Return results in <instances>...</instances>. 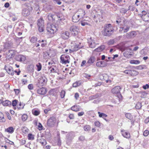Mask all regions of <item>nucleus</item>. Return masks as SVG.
I'll return each instance as SVG.
<instances>
[{
    "label": "nucleus",
    "mask_w": 149,
    "mask_h": 149,
    "mask_svg": "<svg viewBox=\"0 0 149 149\" xmlns=\"http://www.w3.org/2000/svg\"><path fill=\"white\" fill-rule=\"evenodd\" d=\"M114 31V29L111 24H106L104 26L103 34L105 36H109L112 34Z\"/></svg>",
    "instance_id": "f257e3e1"
},
{
    "label": "nucleus",
    "mask_w": 149,
    "mask_h": 149,
    "mask_svg": "<svg viewBox=\"0 0 149 149\" xmlns=\"http://www.w3.org/2000/svg\"><path fill=\"white\" fill-rule=\"evenodd\" d=\"M47 30L48 34H53L57 30V27L54 24L48 23L47 24Z\"/></svg>",
    "instance_id": "f03ea898"
},
{
    "label": "nucleus",
    "mask_w": 149,
    "mask_h": 149,
    "mask_svg": "<svg viewBox=\"0 0 149 149\" xmlns=\"http://www.w3.org/2000/svg\"><path fill=\"white\" fill-rule=\"evenodd\" d=\"M47 79L45 76H41L38 79V81L36 84V86L39 87L42 86L47 84Z\"/></svg>",
    "instance_id": "7ed1b4c3"
},
{
    "label": "nucleus",
    "mask_w": 149,
    "mask_h": 149,
    "mask_svg": "<svg viewBox=\"0 0 149 149\" xmlns=\"http://www.w3.org/2000/svg\"><path fill=\"white\" fill-rule=\"evenodd\" d=\"M39 31L40 32H42L44 30V20L42 17H40L38 19L37 22Z\"/></svg>",
    "instance_id": "20e7f679"
},
{
    "label": "nucleus",
    "mask_w": 149,
    "mask_h": 149,
    "mask_svg": "<svg viewBox=\"0 0 149 149\" xmlns=\"http://www.w3.org/2000/svg\"><path fill=\"white\" fill-rule=\"evenodd\" d=\"M60 62L63 64L69 63L70 59L69 56L67 54H63L61 56Z\"/></svg>",
    "instance_id": "39448f33"
},
{
    "label": "nucleus",
    "mask_w": 149,
    "mask_h": 149,
    "mask_svg": "<svg viewBox=\"0 0 149 149\" xmlns=\"http://www.w3.org/2000/svg\"><path fill=\"white\" fill-rule=\"evenodd\" d=\"M130 26L125 24L121 25L119 28L118 31L120 33H126L129 30Z\"/></svg>",
    "instance_id": "423d86ee"
},
{
    "label": "nucleus",
    "mask_w": 149,
    "mask_h": 149,
    "mask_svg": "<svg viewBox=\"0 0 149 149\" xmlns=\"http://www.w3.org/2000/svg\"><path fill=\"white\" fill-rule=\"evenodd\" d=\"M121 88L120 86H116L113 88L111 90V93L113 94H117L118 97L120 98L122 96L120 93Z\"/></svg>",
    "instance_id": "0eeeda50"
},
{
    "label": "nucleus",
    "mask_w": 149,
    "mask_h": 149,
    "mask_svg": "<svg viewBox=\"0 0 149 149\" xmlns=\"http://www.w3.org/2000/svg\"><path fill=\"white\" fill-rule=\"evenodd\" d=\"M89 46L91 48H94L98 43L96 42V39L94 38H90L88 40Z\"/></svg>",
    "instance_id": "6e6552de"
},
{
    "label": "nucleus",
    "mask_w": 149,
    "mask_h": 149,
    "mask_svg": "<svg viewBox=\"0 0 149 149\" xmlns=\"http://www.w3.org/2000/svg\"><path fill=\"white\" fill-rule=\"evenodd\" d=\"M56 122V118L54 117L49 118L47 121V125L50 127H53L55 125Z\"/></svg>",
    "instance_id": "1a4fd4ad"
},
{
    "label": "nucleus",
    "mask_w": 149,
    "mask_h": 149,
    "mask_svg": "<svg viewBox=\"0 0 149 149\" xmlns=\"http://www.w3.org/2000/svg\"><path fill=\"white\" fill-rule=\"evenodd\" d=\"M15 54V51L14 50H9L8 52H6L5 55L6 59L9 60L13 57Z\"/></svg>",
    "instance_id": "9d476101"
},
{
    "label": "nucleus",
    "mask_w": 149,
    "mask_h": 149,
    "mask_svg": "<svg viewBox=\"0 0 149 149\" xmlns=\"http://www.w3.org/2000/svg\"><path fill=\"white\" fill-rule=\"evenodd\" d=\"M100 78L101 80L106 81V83H111V81L109 79V77L107 74H101L100 75Z\"/></svg>",
    "instance_id": "9b49d317"
},
{
    "label": "nucleus",
    "mask_w": 149,
    "mask_h": 149,
    "mask_svg": "<svg viewBox=\"0 0 149 149\" xmlns=\"http://www.w3.org/2000/svg\"><path fill=\"white\" fill-rule=\"evenodd\" d=\"M75 136V133L74 132H71L69 133L66 136L67 140L66 142L67 143H69V142L72 140Z\"/></svg>",
    "instance_id": "f8f14e48"
},
{
    "label": "nucleus",
    "mask_w": 149,
    "mask_h": 149,
    "mask_svg": "<svg viewBox=\"0 0 149 149\" xmlns=\"http://www.w3.org/2000/svg\"><path fill=\"white\" fill-rule=\"evenodd\" d=\"M79 30L78 27L75 26H72L70 28V31L72 34L74 35H76L78 34Z\"/></svg>",
    "instance_id": "ddd939ff"
},
{
    "label": "nucleus",
    "mask_w": 149,
    "mask_h": 149,
    "mask_svg": "<svg viewBox=\"0 0 149 149\" xmlns=\"http://www.w3.org/2000/svg\"><path fill=\"white\" fill-rule=\"evenodd\" d=\"M25 56L23 55H19L16 56L15 59L17 61L21 62H23L26 59Z\"/></svg>",
    "instance_id": "4468645a"
},
{
    "label": "nucleus",
    "mask_w": 149,
    "mask_h": 149,
    "mask_svg": "<svg viewBox=\"0 0 149 149\" xmlns=\"http://www.w3.org/2000/svg\"><path fill=\"white\" fill-rule=\"evenodd\" d=\"M57 16L56 14L52 13L48 14L47 15V18L48 20L50 21H53L55 20Z\"/></svg>",
    "instance_id": "2eb2a0df"
},
{
    "label": "nucleus",
    "mask_w": 149,
    "mask_h": 149,
    "mask_svg": "<svg viewBox=\"0 0 149 149\" xmlns=\"http://www.w3.org/2000/svg\"><path fill=\"white\" fill-rule=\"evenodd\" d=\"M37 92L39 94L44 95L47 92V90L45 88L42 87L38 89Z\"/></svg>",
    "instance_id": "dca6fc26"
},
{
    "label": "nucleus",
    "mask_w": 149,
    "mask_h": 149,
    "mask_svg": "<svg viewBox=\"0 0 149 149\" xmlns=\"http://www.w3.org/2000/svg\"><path fill=\"white\" fill-rule=\"evenodd\" d=\"M95 61V59L94 56H91L88 60L86 63L87 66H89L92 64Z\"/></svg>",
    "instance_id": "f3484780"
},
{
    "label": "nucleus",
    "mask_w": 149,
    "mask_h": 149,
    "mask_svg": "<svg viewBox=\"0 0 149 149\" xmlns=\"http://www.w3.org/2000/svg\"><path fill=\"white\" fill-rule=\"evenodd\" d=\"M121 132L122 136L124 137L127 139H129L130 138V136L129 132L124 130H121Z\"/></svg>",
    "instance_id": "a211bd4d"
},
{
    "label": "nucleus",
    "mask_w": 149,
    "mask_h": 149,
    "mask_svg": "<svg viewBox=\"0 0 149 149\" xmlns=\"http://www.w3.org/2000/svg\"><path fill=\"white\" fill-rule=\"evenodd\" d=\"M69 35L70 33L68 31H63L62 32L61 37L63 39H67L68 38Z\"/></svg>",
    "instance_id": "6ab92c4d"
},
{
    "label": "nucleus",
    "mask_w": 149,
    "mask_h": 149,
    "mask_svg": "<svg viewBox=\"0 0 149 149\" xmlns=\"http://www.w3.org/2000/svg\"><path fill=\"white\" fill-rule=\"evenodd\" d=\"M105 48V46L104 45H102L100 47H98L97 48L95 49L93 51V53L94 54H96L95 53L97 52H100L102 51Z\"/></svg>",
    "instance_id": "aec40b11"
},
{
    "label": "nucleus",
    "mask_w": 149,
    "mask_h": 149,
    "mask_svg": "<svg viewBox=\"0 0 149 149\" xmlns=\"http://www.w3.org/2000/svg\"><path fill=\"white\" fill-rule=\"evenodd\" d=\"M77 14V15L80 18H83L85 15V11L82 9L79 10L78 11V13H76Z\"/></svg>",
    "instance_id": "412c9836"
},
{
    "label": "nucleus",
    "mask_w": 149,
    "mask_h": 149,
    "mask_svg": "<svg viewBox=\"0 0 149 149\" xmlns=\"http://www.w3.org/2000/svg\"><path fill=\"white\" fill-rule=\"evenodd\" d=\"M80 18L76 13L74 14L72 17V21L74 22H77L80 20Z\"/></svg>",
    "instance_id": "4be33fe9"
},
{
    "label": "nucleus",
    "mask_w": 149,
    "mask_h": 149,
    "mask_svg": "<svg viewBox=\"0 0 149 149\" xmlns=\"http://www.w3.org/2000/svg\"><path fill=\"white\" fill-rule=\"evenodd\" d=\"M127 38H131L134 37L136 35V32L135 31H132L127 33Z\"/></svg>",
    "instance_id": "5701e85b"
},
{
    "label": "nucleus",
    "mask_w": 149,
    "mask_h": 149,
    "mask_svg": "<svg viewBox=\"0 0 149 149\" xmlns=\"http://www.w3.org/2000/svg\"><path fill=\"white\" fill-rule=\"evenodd\" d=\"M96 65L97 67H103L106 65V64L104 61H99L97 62Z\"/></svg>",
    "instance_id": "b1692460"
},
{
    "label": "nucleus",
    "mask_w": 149,
    "mask_h": 149,
    "mask_svg": "<svg viewBox=\"0 0 149 149\" xmlns=\"http://www.w3.org/2000/svg\"><path fill=\"white\" fill-rule=\"evenodd\" d=\"M22 14L24 16H28L30 14L29 11L27 9L24 8L22 10Z\"/></svg>",
    "instance_id": "393cba45"
},
{
    "label": "nucleus",
    "mask_w": 149,
    "mask_h": 149,
    "mask_svg": "<svg viewBox=\"0 0 149 149\" xmlns=\"http://www.w3.org/2000/svg\"><path fill=\"white\" fill-rule=\"evenodd\" d=\"M71 109L72 110L75 111H78L80 110L79 106L77 105H74Z\"/></svg>",
    "instance_id": "a878e982"
},
{
    "label": "nucleus",
    "mask_w": 149,
    "mask_h": 149,
    "mask_svg": "<svg viewBox=\"0 0 149 149\" xmlns=\"http://www.w3.org/2000/svg\"><path fill=\"white\" fill-rule=\"evenodd\" d=\"M38 141L43 146L47 144V142L46 140L43 138H41L38 139Z\"/></svg>",
    "instance_id": "bb28decb"
},
{
    "label": "nucleus",
    "mask_w": 149,
    "mask_h": 149,
    "mask_svg": "<svg viewBox=\"0 0 149 149\" xmlns=\"http://www.w3.org/2000/svg\"><path fill=\"white\" fill-rule=\"evenodd\" d=\"M148 51V48H145L141 51L140 53L142 55H145L147 54Z\"/></svg>",
    "instance_id": "cd10ccee"
},
{
    "label": "nucleus",
    "mask_w": 149,
    "mask_h": 149,
    "mask_svg": "<svg viewBox=\"0 0 149 149\" xmlns=\"http://www.w3.org/2000/svg\"><path fill=\"white\" fill-rule=\"evenodd\" d=\"M3 105L4 106H8L11 105V102L10 101L8 100H6L3 101H2V103Z\"/></svg>",
    "instance_id": "c85d7f7f"
},
{
    "label": "nucleus",
    "mask_w": 149,
    "mask_h": 149,
    "mask_svg": "<svg viewBox=\"0 0 149 149\" xmlns=\"http://www.w3.org/2000/svg\"><path fill=\"white\" fill-rule=\"evenodd\" d=\"M131 72L130 75L131 76H135L139 74V72L137 71L134 70H131Z\"/></svg>",
    "instance_id": "c756f323"
},
{
    "label": "nucleus",
    "mask_w": 149,
    "mask_h": 149,
    "mask_svg": "<svg viewBox=\"0 0 149 149\" xmlns=\"http://www.w3.org/2000/svg\"><path fill=\"white\" fill-rule=\"evenodd\" d=\"M0 121L1 122H5V119L4 118V116L3 113L0 111Z\"/></svg>",
    "instance_id": "7c9ffc66"
},
{
    "label": "nucleus",
    "mask_w": 149,
    "mask_h": 149,
    "mask_svg": "<svg viewBox=\"0 0 149 149\" xmlns=\"http://www.w3.org/2000/svg\"><path fill=\"white\" fill-rule=\"evenodd\" d=\"M130 63L132 64H138L140 63V62L139 60H132L130 61Z\"/></svg>",
    "instance_id": "2f4dec72"
},
{
    "label": "nucleus",
    "mask_w": 149,
    "mask_h": 149,
    "mask_svg": "<svg viewBox=\"0 0 149 149\" xmlns=\"http://www.w3.org/2000/svg\"><path fill=\"white\" fill-rule=\"evenodd\" d=\"M98 113L99 114V117L100 118H104L107 116V115L106 114L102 113H101L100 112H98Z\"/></svg>",
    "instance_id": "473e14b6"
},
{
    "label": "nucleus",
    "mask_w": 149,
    "mask_h": 149,
    "mask_svg": "<svg viewBox=\"0 0 149 149\" xmlns=\"http://www.w3.org/2000/svg\"><path fill=\"white\" fill-rule=\"evenodd\" d=\"M22 131L24 134H26L28 133L29 130L26 127H23L22 128Z\"/></svg>",
    "instance_id": "72a5a7b5"
},
{
    "label": "nucleus",
    "mask_w": 149,
    "mask_h": 149,
    "mask_svg": "<svg viewBox=\"0 0 149 149\" xmlns=\"http://www.w3.org/2000/svg\"><path fill=\"white\" fill-rule=\"evenodd\" d=\"M29 38L30 40V41L32 43H34L37 40V38L35 36H33L31 38L29 37Z\"/></svg>",
    "instance_id": "f704fd0d"
},
{
    "label": "nucleus",
    "mask_w": 149,
    "mask_h": 149,
    "mask_svg": "<svg viewBox=\"0 0 149 149\" xmlns=\"http://www.w3.org/2000/svg\"><path fill=\"white\" fill-rule=\"evenodd\" d=\"M128 10V9L123 8L120 9V13L122 14L123 15L125 14Z\"/></svg>",
    "instance_id": "c9c22d12"
},
{
    "label": "nucleus",
    "mask_w": 149,
    "mask_h": 149,
    "mask_svg": "<svg viewBox=\"0 0 149 149\" xmlns=\"http://www.w3.org/2000/svg\"><path fill=\"white\" fill-rule=\"evenodd\" d=\"M49 93L50 95L54 96L56 94V92L55 89H53L49 91Z\"/></svg>",
    "instance_id": "e433bc0d"
},
{
    "label": "nucleus",
    "mask_w": 149,
    "mask_h": 149,
    "mask_svg": "<svg viewBox=\"0 0 149 149\" xmlns=\"http://www.w3.org/2000/svg\"><path fill=\"white\" fill-rule=\"evenodd\" d=\"M81 84V83L79 81H77L73 84V86L74 87H77L79 86Z\"/></svg>",
    "instance_id": "4c0bfd02"
},
{
    "label": "nucleus",
    "mask_w": 149,
    "mask_h": 149,
    "mask_svg": "<svg viewBox=\"0 0 149 149\" xmlns=\"http://www.w3.org/2000/svg\"><path fill=\"white\" fill-rule=\"evenodd\" d=\"M6 131L10 133H12L14 132L13 128L12 127H10L6 130Z\"/></svg>",
    "instance_id": "58836bf2"
},
{
    "label": "nucleus",
    "mask_w": 149,
    "mask_h": 149,
    "mask_svg": "<svg viewBox=\"0 0 149 149\" xmlns=\"http://www.w3.org/2000/svg\"><path fill=\"white\" fill-rule=\"evenodd\" d=\"M40 111L37 110H33L32 111V113L35 116H38L40 114Z\"/></svg>",
    "instance_id": "ea45409f"
},
{
    "label": "nucleus",
    "mask_w": 149,
    "mask_h": 149,
    "mask_svg": "<svg viewBox=\"0 0 149 149\" xmlns=\"http://www.w3.org/2000/svg\"><path fill=\"white\" fill-rule=\"evenodd\" d=\"M142 107L141 103L140 102H138L136 105L135 108L136 109H140Z\"/></svg>",
    "instance_id": "a19ab883"
},
{
    "label": "nucleus",
    "mask_w": 149,
    "mask_h": 149,
    "mask_svg": "<svg viewBox=\"0 0 149 149\" xmlns=\"http://www.w3.org/2000/svg\"><path fill=\"white\" fill-rule=\"evenodd\" d=\"M36 66L37 67V71H40L42 68V65L40 63H38L36 65Z\"/></svg>",
    "instance_id": "79ce46f5"
},
{
    "label": "nucleus",
    "mask_w": 149,
    "mask_h": 149,
    "mask_svg": "<svg viewBox=\"0 0 149 149\" xmlns=\"http://www.w3.org/2000/svg\"><path fill=\"white\" fill-rule=\"evenodd\" d=\"M81 46H79L77 44L75 45H74V51H77L79 49L81 48Z\"/></svg>",
    "instance_id": "37998d69"
},
{
    "label": "nucleus",
    "mask_w": 149,
    "mask_h": 149,
    "mask_svg": "<svg viewBox=\"0 0 149 149\" xmlns=\"http://www.w3.org/2000/svg\"><path fill=\"white\" fill-rule=\"evenodd\" d=\"M125 117L131 120L132 118V116L130 113H127L125 114Z\"/></svg>",
    "instance_id": "c03bdc74"
},
{
    "label": "nucleus",
    "mask_w": 149,
    "mask_h": 149,
    "mask_svg": "<svg viewBox=\"0 0 149 149\" xmlns=\"http://www.w3.org/2000/svg\"><path fill=\"white\" fill-rule=\"evenodd\" d=\"M28 118L27 115L26 114H23L22 117V119L23 121H26Z\"/></svg>",
    "instance_id": "a18cd8bd"
},
{
    "label": "nucleus",
    "mask_w": 149,
    "mask_h": 149,
    "mask_svg": "<svg viewBox=\"0 0 149 149\" xmlns=\"http://www.w3.org/2000/svg\"><path fill=\"white\" fill-rule=\"evenodd\" d=\"M11 46L10 44L8 42H6L5 43L4 45V48L7 49L9 48Z\"/></svg>",
    "instance_id": "49530a36"
},
{
    "label": "nucleus",
    "mask_w": 149,
    "mask_h": 149,
    "mask_svg": "<svg viewBox=\"0 0 149 149\" xmlns=\"http://www.w3.org/2000/svg\"><path fill=\"white\" fill-rule=\"evenodd\" d=\"M91 127L89 125H86L84 126V130L86 131H88L90 130Z\"/></svg>",
    "instance_id": "de8ad7c7"
},
{
    "label": "nucleus",
    "mask_w": 149,
    "mask_h": 149,
    "mask_svg": "<svg viewBox=\"0 0 149 149\" xmlns=\"http://www.w3.org/2000/svg\"><path fill=\"white\" fill-rule=\"evenodd\" d=\"M21 81L23 85H25L27 83L28 79H22Z\"/></svg>",
    "instance_id": "09e8293b"
},
{
    "label": "nucleus",
    "mask_w": 149,
    "mask_h": 149,
    "mask_svg": "<svg viewBox=\"0 0 149 149\" xmlns=\"http://www.w3.org/2000/svg\"><path fill=\"white\" fill-rule=\"evenodd\" d=\"M86 61L85 60L83 61L81 64V67H84V66H85L86 67H87L88 66H87L86 65Z\"/></svg>",
    "instance_id": "8fccbe9b"
},
{
    "label": "nucleus",
    "mask_w": 149,
    "mask_h": 149,
    "mask_svg": "<svg viewBox=\"0 0 149 149\" xmlns=\"http://www.w3.org/2000/svg\"><path fill=\"white\" fill-rule=\"evenodd\" d=\"M34 66L33 64H31L29 65V70L31 72H33Z\"/></svg>",
    "instance_id": "3c124183"
},
{
    "label": "nucleus",
    "mask_w": 149,
    "mask_h": 149,
    "mask_svg": "<svg viewBox=\"0 0 149 149\" xmlns=\"http://www.w3.org/2000/svg\"><path fill=\"white\" fill-rule=\"evenodd\" d=\"M24 104H22L21 102H20L17 108L19 109H22L24 108Z\"/></svg>",
    "instance_id": "603ef678"
},
{
    "label": "nucleus",
    "mask_w": 149,
    "mask_h": 149,
    "mask_svg": "<svg viewBox=\"0 0 149 149\" xmlns=\"http://www.w3.org/2000/svg\"><path fill=\"white\" fill-rule=\"evenodd\" d=\"M65 91L64 90H62L61 93V98H63L65 96Z\"/></svg>",
    "instance_id": "864d4df0"
},
{
    "label": "nucleus",
    "mask_w": 149,
    "mask_h": 149,
    "mask_svg": "<svg viewBox=\"0 0 149 149\" xmlns=\"http://www.w3.org/2000/svg\"><path fill=\"white\" fill-rule=\"evenodd\" d=\"M28 139L30 140H33L34 139L33 135L31 134H28Z\"/></svg>",
    "instance_id": "5fc2aeb1"
},
{
    "label": "nucleus",
    "mask_w": 149,
    "mask_h": 149,
    "mask_svg": "<svg viewBox=\"0 0 149 149\" xmlns=\"http://www.w3.org/2000/svg\"><path fill=\"white\" fill-rule=\"evenodd\" d=\"M95 125L97 127H100V123L99 121H96L94 123Z\"/></svg>",
    "instance_id": "6e6d98bb"
},
{
    "label": "nucleus",
    "mask_w": 149,
    "mask_h": 149,
    "mask_svg": "<svg viewBox=\"0 0 149 149\" xmlns=\"http://www.w3.org/2000/svg\"><path fill=\"white\" fill-rule=\"evenodd\" d=\"M13 69L12 67H10V68H8V72L9 74H10L11 75L13 74Z\"/></svg>",
    "instance_id": "4d7b16f0"
},
{
    "label": "nucleus",
    "mask_w": 149,
    "mask_h": 149,
    "mask_svg": "<svg viewBox=\"0 0 149 149\" xmlns=\"http://www.w3.org/2000/svg\"><path fill=\"white\" fill-rule=\"evenodd\" d=\"M43 128V127L42 126V125L40 123H39L38 125V129L39 130H42Z\"/></svg>",
    "instance_id": "13d9d810"
},
{
    "label": "nucleus",
    "mask_w": 149,
    "mask_h": 149,
    "mask_svg": "<svg viewBox=\"0 0 149 149\" xmlns=\"http://www.w3.org/2000/svg\"><path fill=\"white\" fill-rule=\"evenodd\" d=\"M17 100H14L13 101L12 103V105L13 107H15L16 106L17 102Z\"/></svg>",
    "instance_id": "bf43d9fd"
},
{
    "label": "nucleus",
    "mask_w": 149,
    "mask_h": 149,
    "mask_svg": "<svg viewBox=\"0 0 149 149\" xmlns=\"http://www.w3.org/2000/svg\"><path fill=\"white\" fill-rule=\"evenodd\" d=\"M149 133V131L148 130H146L144 132L143 134L144 136H148Z\"/></svg>",
    "instance_id": "052dcab7"
},
{
    "label": "nucleus",
    "mask_w": 149,
    "mask_h": 149,
    "mask_svg": "<svg viewBox=\"0 0 149 149\" xmlns=\"http://www.w3.org/2000/svg\"><path fill=\"white\" fill-rule=\"evenodd\" d=\"M147 95V93H145V92H143L141 93V97L144 98Z\"/></svg>",
    "instance_id": "680f3d73"
},
{
    "label": "nucleus",
    "mask_w": 149,
    "mask_h": 149,
    "mask_svg": "<svg viewBox=\"0 0 149 149\" xmlns=\"http://www.w3.org/2000/svg\"><path fill=\"white\" fill-rule=\"evenodd\" d=\"M28 88L30 90H32L33 88V85L32 84H29L28 86Z\"/></svg>",
    "instance_id": "e2e57ef3"
},
{
    "label": "nucleus",
    "mask_w": 149,
    "mask_h": 149,
    "mask_svg": "<svg viewBox=\"0 0 149 149\" xmlns=\"http://www.w3.org/2000/svg\"><path fill=\"white\" fill-rule=\"evenodd\" d=\"M79 140L80 141H83L85 140L84 137L83 136H81L79 137Z\"/></svg>",
    "instance_id": "0e129e2a"
},
{
    "label": "nucleus",
    "mask_w": 149,
    "mask_h": 149,
    "mask_svg": "<svg viewBox=\"0 0 149 149\" xmlns=\"http://www.w3.org/2000/svg\"><path fill=\"white\" fill-rule=\"evenodd\" d=\"M135 8L133 6H129V7L128 10H131L132 11H134V10Z\"/></svg>",
    "instance_id": "69168bd1"
},
{
    "label": "nucleus",
    "mask_w": 149,
    "mask_h": 149,
    "mask_svg": "<svg viewBox=\"0 0 149 149\" xmlns=\"http://www.w3.org/2000/svg\"><path fill=\"white\" fill-rule=\"evenodd\" d=\"M41 43V47H44L46 45V40H44V42H42Z\"/></svg>",
    "instance_id": "338daca9"
},
{
    "label": "nucleus",
    "mask_w": 149,
    "mask_h": 149,
    "mask_svg": "<svg viewBox=\"0 0 149 149\" xmlns=\"http://www.w3.org/2000/svg\"><path fill=\"white\" fill-rule=\"evenodd\" d=\"M143 88L144 89H146L149 88V85L148 84H146L143 86Z\"/></svg>",
    "instance_id": "774afa93"
}]
</instances>
